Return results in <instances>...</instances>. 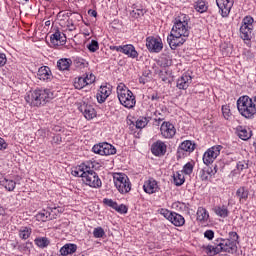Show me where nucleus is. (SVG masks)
Instances as JSON below:
<instances>
[{
  "label": "nucleus",
  "instance_id": "obj_1",
  "mask_svg": "<svg viewBox=\"0 0 256 256\" xmlns=\"http://www.w3.org/2000/svg\"><path fill=\"white\" fill-rule=\"evenodd\" d=\"M204 251L209 256L219 255V253H235L237 243L231 239L217 238L214 245L204 246Z\"/></svg>",
  "mask_w": 256,
  "mask_h": 256
},
{
  "label": "nucleus",
  "instance_id": "obj_2",
  "mask_svg": "<svg viewBox=\"0 0 256 256\" xmlns=\"http://www.w3.org/2000/svg\"><path fill=\"white\" fill-rule=\"evenodd\" d=\"M51 99H55V93L51 89H36L25 97V100L33 107L45 105Z\"/></svg>",
  "mask_w": 256,
  "mask_h": 256
},
{
  "label": "nucleus",
  "instance_id": "obj_3",
  "mask_svg": "<svg viewBox=\"0 0 256 256\" xmlns=\"http://www.w3.org/2000/svg\"><path fill=\"white\" fill-rule=\"evenodd\" d=\"M89 166L90 168L86 169V172L82 173L83 183L89 187H93L94 189H99L102 187L103 182H101V178H99L95 169H99L101 165L96 161H88V167Z\"/></svg>",
  "mask_w": 256,
  "mask_h": 256
},
{
  "label": "nucleus",
  "instance_id": "obj_4",
  "mask_svg": "<svg viewBox=\"0 0 256 256\" xmlns=\"http://www.w3.org/2000/svg\"><path fill=\"white\" fill-rule=\"evenodd\" d=\"M237 109L245 119H253L255 117V103H253V98L249 96H242L237 100Z\"/></svg>",
  "mask_w": 256,
  "mask_h": 256
},
{
  "label": "nucleus",
  "instance_id": "obj_5",
  "mask_svg": "<svg viewBox=\"0 0 256 256\" xmlns=\"http://www.w3.org/2000/svg\"><path fill=\"white\" fill-rule=\"evenodd\" d=\"M117 96H118L119 102L126 109H133V107H135V105L137 104L135 95L124 84H119L117 86Z\"/></svg>",
  "mask_w": 256,
  "mask_h": 256
},
{
  "label": "nucleus",
  "instance_id": "obj_6",
  "mask_svg": "<svg viewBox=\"0 0 256 256\" xmlns=\"http://www.w3.org/2000/svg\"><path fill=\"white\" fill-rule=\"evenodd\" d=\"M187 37H189V34L172 28L170 35L167 37L170 49L175 50L177 47H181L187 41Z\"/></svg>",
  "mask_w": 256,
  "mask_h": 256
},
{
  "label": "nucleus",
  "instance_id": "obj_7",
  "mask_svg": "<svg viewBox=\"0 0 256 256\" xmlns=\"http://www.w3.org/2000/svg\"><path fill=\"white\" fill-rule=\"evenodd\" d=\"M114 184L116 189L122 195H125V193H129V191H131V181H129V177H127L125 174H116L114 176Z\"/></svg>",
  "mask_w": 256,
  "mask_h": 256
},
{
  "label": "nucleus",
  "instance_id": "obj_8",
  "mask_svg": "<svg viewBox=\"0 0 256 256\" xmlns=\"http://www.w3.org/2000/svg\"><path fill=\"white\" fill-rule=\"evenodd\" d=\"M189 21H190L189 15H187V14H179L174 19V25H173L172 29H174L176 31H182L186 35L190 34V31H189Z\"/></svg>",
  "mask_w": 256,
  "mask_h": 256
},
{
  "label": "nucleus",
  "instance_id": "obj_9",
  "mask_svg": "<svg viewBox=\"0 0 256 256\" xmlns=\"http://www.w3.org/2000/svg\"><path fill=\"white\" fill-rule=\"evenodd\" d=\"M221 149H223V146L221 145L209 148L203 155L204 165H207V167H209V165H211V163H213V161H215L217 157L221 155Z\"/></svg>",
  "mask_w": 256,
  "mask_h": 256
},
{
  "label": "nucleus",
  "instance_id": "obj_10",
  "mask_svg": "<svg viewBox=\"0 0 256 256\" xmlns=\"http://www.w3.org/2000/svg\"><path fill=\"white\" fill-rule=\"evenodd\" d=\"M92 151L97 155H115L117 153V149L107 142L94 145Z\"/></svg>",
  "mask_w": 256,
  "mask_h": 256
},
{
  "label": "nucleus",
  "instance_id": "obj_11",
  "mask_svg": "<svg viewBox=\"0 0 256 256\" xmlns=\"http://www.w3.org/2000/svg\"><path fill=\"white\" fill-rule=\"evenodd\" d=\"M146 47L150 53H161L163 51V41L161 38L149 36L146 38Z\"/></svg>",
  "mask_w": 256,
  "mask_h": 256
},
{
  "label": "nucleus",
  "instance_id": "obj_12",
  "mask_svg": "<svg viewBox=\"0 0 256 256\" xmlns=\"http://www.w3.org/2000/svg\"><path fill=\"white\" fill-rule=\"evenodd\" d=\"M160 131L164 139H173L175 133H177V129H175V126L170 122H163Z\"/></svg>",
  "mask_w": 256,
  "mask_h": 256
},
{
  "label": "nucleus",
  "instance_id": "obj_13",
  "mask_svg": "<svg viewBox=\"0 0 256 256\" xmlns=\"http://www.w3.org/2000/svg\"><path fill=\"white\" fill-rule=\"evenodd\" d=\"M79 112L82 113L88 121H91V119H94V117L97 116V112L95 111V108L91 104H87L85 102L81 103L78 107Z\"/></svg>",
  "mask_w": 256,
  "mask_h": 256
},
{
  "label": "nucleus",
  "instance_id": "obj_14",
  "mask_svg": "<svg viewBox=\"0 0 256 256\" xmlns=\"http://www.w3.org/2000/svg\"><path fill=\"white\" fill-rule=\"evenodd\" d=\"M58 212L59 210H57V208H48L47 210H42L36 214V221H42L43 223H45V221H51V219H55V215H57Z\"/></svg>",
  "mask_w": 256,
  "mask_h": 256
},
{
  "label": "nucleus",
  "instance_id": "obj_15",
  "mask_svg": "<svg viewBox=\"0 0 256 256\" xmlns=\"http://www.w3.org/2000/svg\"><path fill=\"white\" fill-rule=\"evenodd\" d=\"M216 5L222 17H228L233 7V0H216Z\"/></svg>",
  "mask_w": 256,
  "mask_h": 256
},
{
  "label": "nucleus",
  "instance_id": "obj_16",
  "mask_svg": "<svg viewBox=\"0 0 256 256\" xmlns=\"http://www.w3.org/2000/svg\"><path fill=\"white\" fill-rule=\"evenodd\" d=\"M151 151L155 157H163V155L167 153V144L161 140H158L152 144Z\"/></svg>",
  "mask_w": 256,
  "mask_h": 256
},
{
  "label": "nucleus",
  "instance_id": "obj_17",
  "mask_svg": "<svg viewBox=\"0 0 256 256\" xmlns=\"http://www.w3.org/2000/svg\"><path fill=\"white\" fill-rule=\"evenodd\" d=\"M37 77L40 79V81H46V83H49L53 80V73L51 72V68L48 66H41L38 69Z\"/></svg>",
  "mask_w": 256,
  "mask_h": 256
},
{
  "label": "nucleus",
  "instance_id": "obj_18",
  "mask_svg": "<svg viewBox=\"0 0 256 256\" xmlns=\"http://www.w3.org/2000/svg\"><path fill=\"white\" fill-rule=\"evenodd\" d=\"M143 190L145 193H148V195H153V193L159 192V184H157V180L149 178L144 182Z\"/></svg>",
  "mask_w": 256,
  "mask_h": 256
},
{
  "label": "nucleus",
  "instance_id": "obj_19",
  "mask_svg": "<svg viewBox=\"0 0 256 256\" xmlns=\"http://www.w3.org/2000/svg\"><path fill=\"white\" fill-rule=\"evenodd\" d=\"M195 151V143L190 140H186L180 144L177 150L178 157H181L183 153H193Z\"/></svg>",
  "mask_w": 256,
  "mask_h": 256
},
{
  "label": "nucleus",
  "instance_id": "obj_20",
  "mask_svg": "<svg viewBox=\"0 0 256 256\" xmlns=\"http://www.w3.org/2000/svg\"><path fill=\"white\" fill-rule=\"evenodd\" d=\"M192 83V78L188 74H183L178 80L177 85L178 89H188L189 85Z\"/></svg>",
  "mask_w": 256,
  "mask_h": 256
},
{
  "label": "nucleus",
  "instance_id": "obj_21",
  "mask_svg": "<svg viewBox=\"0 0 256 256\" xmlns=\"http://www.w3.org/2000/svg\"><path fill=\"white\" fill-rule=\"evenodd\" d=\"M93 83V79H89V76L75 78L74 87L75 89H83V87H87V85H91Z\"/></svg>",
  "mask_w": 256,
  "mask_h": 256
},
{
  "label": "nucleus",
  "instance_id": "obj_22",
  "mask_svg": "<svg viewBox=\"0 0 256 256\" xmlns=\"http://www.w3.org/2000/svg\"><path fill=\"white\" fill-rule=\"evenodd\" d=\"M122 53L128 57H131V59H137L139 57V53L137 50H135V46L131 44L122 46Z\"/></svg>",
  "mask_w": 256,
  "mask_h": 256
},
{
  "label": "nucleus",
  "instance_id": "obj_23",
  "mask_svg": "<svg viewBox=\"0 0 256 256\" xmlns=\"http://www.w3.org/2000/svg\"><path fill=\"white\" fill-rule=\"evenodd\" d=\"M253 35V28L249 26L240 27V37L243 41H251Z\"/></svg>",
  "mask_w": 256,
  "mask_h": 256
},
{
  "label": "nucleus",
  "instance_id": "obj_24",
  "mask_svg": "<svg viewBox=\"0 0 256 256\" xmlns=\"http://www.w3.org/2000/svg\"><path fill=\"white\" fill-rule=\"evenodd\" d=\"M175 227H183L185 225V218L181 214L172 212L169 220Z\"/></svg>",
  "mask_w": 256,
  "mask_h": 256
},
{
  "label": "nucleus",
  "instance_id": "obj_25",
  "mask_svg": "<svg viewBox=\"0 0 256 256\" xmlns=\"http://www.w3.org/2000/svg\"><path fill=\"white\" fill-rule=\"evenodd\" d=\"M109 95H111V89L107 86H101L99 89L98 96H97L98 102L105 103V101L107 100V97H109Z\"/></svg>",
  "mask_w": 256,
  "mask_h": 256
},
{
  "label": "nucleus",
  "instance_id": "obj_26",
  "mask_svg": "<svg viewBox=\"0 0 256 256\" xmlns=\"http://www.w3.org/2000/svg\"><path fill=\"white\" fill-rule=\"evenodd\" d=\"M62 35L63 36H61L59 31H56L50 36V43H52L54 47H59V43H65V34Z\"/></svg>",
  "mask_w": 256,
  "mask_h": 256
},
{
  "label": "nucleus",
  "instance_id": "obj_27",
  "mask_svg": "<svg viewBox=\"0 0 256 256\" xmlns=\"http://www.w3.org/2000/svg\"><path fill=\"white\" fill-rule=\"evenodd\" d=\"M77 251V246L75 244H65L61 249H60V255L62 256H67V255H73Z\"/></svg>",
  "mask_w": 256,
  "mask_h": 256
},
{
  "label": "nucleus",
  "instance_id": "obj_28",
  "mask_svg": "<svg viewBox=\"0 0 256 256\" xmlns=\"http://www.w3.org/2000/svg\"><path fill=\"white\" fill-rule=\"evenodd\" d=\"M236 197L239 199L240 203H245L249 199V190L245 187H240L236 191Z\"/></svg>",
  "mask_w": 256,
  "mask_h": 256
},
{
  "label": "nucleus",
  "instance_id": "obj_29",
  "mask_svg": "<svg viewBox=\"0 0 256 256\" xmlns=\"http://www.w3.org/2000/svg\"><path fill=\"white\" fill-rule=\"evenodd\" d=\"M91 166H88V162L82 163L75 170L72 171L74 177H81L83 181V173H86L87 169H90Z\"/></svg>",
  "mask_w": 256,
  "mask_h": 256
},
{
  "label": "nucleus",
  "instance_id": "obj_30",
  "mask_svg": "<svg viewBox=\"0 0 256 256\" xmlns=\"http://www.w3.org/2000/svg\"><path fill=\"white\" fill-rule=\"evenodd\" d=\"M238 137L242 139V141H248L251 139V131L243 126L237 127Z\"/></svg>",
  "mask_w": 256,
  "mask_h": 256
},
{
  "label": "nucleus",
  "instance_id": "obj_31",
  "mask_svg": "<svg viewBox=\"0 0 256 256\" xmlns=\"http://www.w3.org/2000/svg\"><path fill=\"white\" fill-rule=\"evenodd\" d=\"M213 211L218 217H222L223 219L229 217V209L225 205L215 206Z\"/></svg>",
  "mask_w": 256,
  "mask_h": 256
},
{
  "label": "nucleus",
  "instance_id": "obj_32",
  "mask_svg": "<svg viewBox=\"0 0 256 256\" xmlns=\"http://www.w3.org/2000/svg\"><path fill=\"white\" fill-rule=\"evenodd\" d=\"M73 61L69 58H62L58 60L57 67L60 71H68Z\"/></svg>",
  "mask_w": 256,
  "mask_h": 256
},
{
  "label": "nucleus",
  "instance_id": "obj_33",
  "mask_svg": "<svg viewBox=\"0 0 256 256\" xmlns=\"http://www.w3.org/2000/svg\"><path fill=\"white\" fill-rule=\"evenodd\" d=\"M209 220V212L203 207H199L197 210V221L205 222Z\"/></svg>",
  "mask_w": 256,
  "mask_h": 256
},
{
  "label": "nucleus",
  "instance_id": "obj_34",
  "mask_svg": "<svg viewBox=\"0 0 256 256\" xmlns=\"http://www.w3.org/2000/svg\"><path fill=\"white\" fill-rule=\"evenodd\" d=\"M16 185L17 183L15 181L4 178L0 187H4L6 191H15Z\"/></svg>",
  "mask_w": 256,
  "mask_h": 256
},
{
  "label": "nucleus",
  "instance_id": "obj_35",
  "mask_svg": "<svg viewBox=\"0 0 256 256\" xmlns=\"http://www.w3.org/2000/svg\"><path fill=\"white\" fill-rule=\"evenodd\" d=\"M32 230L27 226H22L19 230L20 239H29L31 237Z\"/></svg>",
  "mask_w": 256,
  "mask_h": 256
},
{
  "label": "nucleus",
  "instance_id": "obj_36",
  "mask_svg": "<svg viewBox=\"0 0 256 256\" xmlns=\"http://www.w3.org/2000/svg\"><path fill=\"white\" fill-rule=\"evenodd\" d=\"M173 179L174 185H176V187H181V185L185 183V175H183V173L176 172V174L173 176Z\"/></svg>",
  "mask_w": 256,
  "mask_h": 256
},
{
  "label": "nucleus",
  "instance_id": "obj_37",
  "mask_svg": "<svg viewBox=\"0 0 256 256\" xmlns=\"http://www.w3.org/2000/svg\"><path fill=\"white\" fill-rule=\"evenodd\" d=\"M49 239L47 237H41V238H36L35 239V245L37 247H41V249H45L49 245Z\"/></svg>",
  "mask_w": 256,
  "mask_h": 256
},
{
  "label": "nucleus",
  "instance_id": "obj_38",
  "mask_svg": "<svg viewBox=\"0 0 256 256\" xmlns=\"http://www.w3.org/2000/svg\"><path fill=\"white\" fill-rule=\"evenodd\" d=\"M195 9L198 13H205L207 11V3L203 0H198L195 4Z\"/></svg>",
  "mask_w": 256,
  "mask_h": 256
},
{
  "label": "nucleus",
  "instance_id": "obj_39",
  "mask_svg": "<svg viewBox=\"0 0 256 256\" xmlns=\"http://www.w3.org/2000/svg\"><path fill=\"white\" fill-rule=\"evenodd\" d=\"M209 175H211V169H209V167H204L199 172V176L202 181H207V179H209Z\"/></svg>",
  "mask_w": 256,
  "mask_h": 256
},
{
  "label": "nucleus",
  "instance_id": "obj_40",
  "mask_svg": "<svg viewBox=\"0 0 256 256\" xmlns=\"http://www.w3.org/2000/svg\"><path fill=\"white\" fill-rule=\"evenodd\" d=\"M194 167L195 163L187 162L183 167L182 173H184V175H191V173H193Z\"/></svg>",
  "mask_w": 256,
  "mask_h": 256
},
{
  "label": "nucleus",
  "instance_id": "obj_41",
  "mask_svg": "<svg viewBox=\"0 0 256 256\" xmlns=\"http://www.w3.org/2000/svg\"><path fill=\"white\" fill-rule=\"evenodd\" d=\"M87 49L90 51V53L99 51V42L97 40H91V42L87 45Z\"/></svg>",
  "mask_w": 256,
  "mask_h": 256
},
{
  "label": "nucleus",
  "instance_id": "obj_42",
  "mask_svg": "<svg viewBox=\"0 0 256 256\" xmlns=\"http://www.w3.org/2000/svg\"><path fill=\"white\" fill-rule=\"evenodd\" d=\"M148 123H149V119H147V117L139 118L136 121V128L137 129H143V128L147 127Z\"/></svg>",
  "mask_w": 256,
  "mask_h": 256
},
{
  "label": "nucleus",
  "instance_id": "obj_43",
  "mask_svg": "<svg viewBox=\"0 0 256 256\" xmlns=\"http://www.w3.org/2000/svg\"><path fill=\"white\" fill-rule=\"evenodd\" d=\"M93 235L95 239H101L105 237V230L102 227H96L93 230Z\"/></svg>",
  "mask_w": 256,
  "mask_h": 256
},
{
  "label": "nucleus",
  "instance_id": "obj_44",
  "mask_svg": "<svg viewBox=\"0 0 256 256\" xmlns=\"http://www.w3.org/2000/svg\"><path fill=\"white\" fill-rule=\"evenodd\" d=\"M253 17L251 16H245L244 19L242 20L241 26L243 27H252L253 28Z\"/></svg>",
  "mask_w": 256,
  "mask_h": 256
},
{
  "label": "nucleus",
  "instance_id": "obj_45",
  "mask_svg": "<svg viewBox=\"0 0 256 256\" xmlns=\"http://www.w3.org/2000/svg\"><path fill=\"white\" fill-rule=\"evenodd\" d=\"M74 65L76 67H80V69H83V68L87 67L88 64H87V61L85 59H83V58H76L74 60Z\"/></svg>",
  "mask_w": 256,
  "mask_h": 256
},
{
  "label": "nucleus",
  "instance_id": "obj_46",
  "mask_svg": "<svg viewBox=\"0 0 256 256\" xmlns=\"http://www.w3.org/2000/svg\"><path fill=\"white\" fill-rule=\"evenodd\" d=\"M114 210L117 211V213H121L122 215H125L128 211L129 208H127V206L125 204H116V207L114 208Z\"/></svg>",
  "mask_w": 256,
  "mask_h": 256
},
{
  "label": "nucleus",
  "instance_id": "obj_47",
  "mask_svg": "<svg viewBox=\"0 0 256 256\" xmlns=\"http://www.w3.org/2000/svg\"><path fill=\"white\" fill-rule=\"evenodd\" d=\"M238 171H243L244 169H249V164L245 160H241L236 165Z\"/></svg>",
  "mask_w": 256,
  "mask_h": 256
},
{
  "label": "nucleus",
  "instance_id": "obj_48",
  "mask_svg": "<svg viewBox=\"0 0 256 256\" xmlns=\"http://www.w3.org/2000/svg\"><path fill=\"white\" fill-rule=\"evenodd\" d=\"M222 115L224 119H229V117H231V109H229V106H222Z\"/></svg>",
  "mask_w": 256,
  "mask_h": 256
},
{
  "label": "nucleus",
  "instance_id": "obj_49",
  "mask_svg": "<svg viewBox=\"0 0 256 256\" xmlns=\"http://www.w3.org/2000/svg\"><path fill=\"white\" fill-rule=\"evenodd\" d=\"M205 239H208V241H213L215 239V231L213 230H206L204 232Z\"/></svg>",
  "mask_w": 256,
  "mask_h": 256
},
{
  "label": "nucleus",
  "instance_id": "obj_50",
  "mask_svg": "<svg viewBox=\"0 0 256 256\" xmlns=\"http://www.w3.org/2000/svg\"><path fill=\"white\" fill-rule=\"evenodd\" d=\"M172 214H173V212L169 211L167 209H161L160 210V215H163V217H165V219H167L168 221H170Z\"/></svg>",
  "mask_w": 256,
  "mask_h": 256
},
{
  "label": "nucleus",
  "instance_id": "obj_51",
  "mask_svg": "<svg viewBox=\"0 0 256 256\" xmlns=\"http://www.w3.org/2000/svg\"><path fill=\"white\" fill-rule=\"evenodd\" d=\"M103 203H104L105 205H108V207H111L112 209H115V208L117 207V202H115V201H113V200H111V199L105 198V199L103 200Z\"/></svg>",
  "mask_w": 256,
  "mask_h": 256
},
{
  "label": "nucleus",
  "instance_id": "obj_52",
  "mask_svg": "<svg viewBox=\"0 0 256 256\" xmlns=\"http://www.w3.org/2000/svg\"><path fill=\"white\" fill-rule=\"evenodd\" d=\"M159 65L160 67H169V65H171V60H167V58H161V60H159Z\"/></svg>",
  "mask_w": 256,
  "mask_h": 256
},
{
  "label": "nucleus",
  "instance_id": "obj_53",
  "mask_svg": "<svg viewBox=\"0 0 256 256\" xmlns=\"http://www.w3.org/2000/svg\"><path fill=\"white\" fill-rule=\"evenodd\" d=\"M228 239H230V241H234V243H237L239 235L237 234V232H230Z\"/></svg>",
  "mask_w": 256,
  "mask_h": 256
},
{
  "label": "nucleus",
  "instance_id": "obj_54",
  "mask_svg": "<svg viewBox=\"0 0 256 256\" xmlns=\"http://www.w3.org/2000/svg\"><path fill=\"white\" fill-rule=\"evenodd\" d=\"M133 13H134L135 17H143V15H145V10L136 9V10H133Z\"/></svg>",
  "mask_w": 256,
  "mask_h": 256
},
{
  "label": "nucleus",
  "instance_id": "obj_55",
  "mask_svg": "<svg viewBox=\"0 0 256 256\" xmlns=\"http://www.w3.org/2000/svg\"><path fill=\"white\" fill-rule=\"evenodd\" d=\"M7 63V56L5 54L0 53V67H3Z\"/></svg>",
  "mask_w": 256,
  "mask_h": 256
},
{
  "label": "nucleus",
  "instance_id": "obj_56",
  "mask_svg": "<svg viewBox=\"0 0 256 256\" xmlns=\"http://www.w3.org/2000/svg\"><path fill=\"white\" fill-rule=\"evenodd\" d=\"M110 51H117L118 53H123V46H110Z\"/></svg>",
  "mask_w": 256,
  "mask_h": 256
},
{
  "label": "nucleus",
  "instance_id": "obj_57",
  "mask_svg": "<svg viewBox=\"0 0 256 256\" xmlns=\"http://www.w3.org/2000/svg\"><path fill=\"white\" fill-rule=\"evenodd\" d=\"M2 149H7V142H5V139L0 137V151H2Z\"/></svg>",
  "mask_w": 256,
  "mask_h": 256
},
{
  "label": "nucleus",
  "instance_id": "obj_58",
  "mask_svg": "<svg viewBox=\"0 0 256 256\" xmlns=\"http://www.w3.org/2000/svg\"><path fill=\"white\" fill-rule=\"evenodd\" d=\"M158 99H159V95L157 93L152 94V96H151L152 101H157Z\"/></svg>",
  "mask_w": 256,
  "mask_h": 256
},
{
  "label": "nucleus",
  "instance_id": "obj_59",
  "mask_svg": "<svg viewBox=\"0 0 256 256\" xmlns=\"http://www.w3.org/2000/svg\"><path fill=\"white\" fill-rule=\"evenodd\" d=\"M88 13H90L92 17H97V11L95 10H89Z\"/></svg>",
  "mask_w": 256,
  "mask_h": 256
},
{
  "label": "nucleus",
  "instance_id": "obj_60",
  "mask_svg": "<svg viewBox=\"0 0 256 256\" xmlns=\"http://www.w3.org/2000/svg\"><path fill=\"white\" fill-rule=\"evenodd\" d=\"M164 119L165 118L159 117V118H155L154 121H155L156 125H159V123H161V121H163Z\"/></svg>",
  "mask_w": 256,
  "mask_h": 256
},
{
  "label": "nucleus",
  "instance_id": "obj_61",
  "mask_svg": "<svg viewBox=\"0 0 256 256\" xmlns=\"http://www.w3.org/2000/svg\"><path fill=\"white\" fill-rule=\"evenodd\" d=\"M69 31H75V24L68 25Z\"/></svg>",
  "mask_w": 256,
  "mask_h": 256
},
{
  "label": "nucleus",
  "instance_id": "obj_62",
  "mask_svg": "<svg viewBox=\"0 0 256 256\" xmlns=\"http://www.w3.org/2000/svg\"><path fill=\"white\" fill-rule=\"evenodd\" d=\"M253 103H254V107L256 109V96L252 99Z\"/></svg>",
  "mask_w": 256,
  "mask_h": 256
},
{
  "label": "nucleus",
  "instance_id": "obj_63",
  "mask_svg": "<svg viewBox=\"0 0 256 256\" xmlns=\"http://www.w3.org/2000/svg\"><path fill=\"white\" fill-rule=\"evenodd\" d=\"M88 79H93V82L95 81V76L90 75V77H88Z\"/></svg>",
  "mask_w": 256,
  "mask_h": 256
},
{
  "label": "nucleus",
  "instance_id": "obj_64",
  "mask_svg": "<svg viewBox=\"0 0 256 256\" xmlns=\"http://www.w3.org/2000/svg\"><path fill=\"white\" fill-rule=\"evenodd\" d=\"M60 137L59 136H56V139H59Z\"/></svg>",
  "mask_w": 256,
  "mask_h": 256
}]
</instances>
